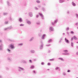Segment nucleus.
Listing matches in <instances>:
<instances>
[{"mask_svg": "<svg viewBox=\"0 0 78 78\" xmlns=\"http://www.w3.org/2000/svg\"><path fill=\"white\" fill-rule=\"evenodd\" d=\"M38 6L39 8H41V5H39Z\"/></svg>", "mask_w": 78, "mask_h": 78, "instance_id": "obj_63", "label": "nucleus"}, {"mask_svg": "<svg viewBox=\"0 0 78 78\" xmlns=\"http://www.w3.org/2000/svg\"><path fill=\"white\" fill-rule=\"evenodd\" d=\"M39 15H37V16H36L37 18H38V17H39Z\"/></svg>", "mask_w": 78, "mask_h": 78, "instance_id": "obj_54", "label": "nucleus"}, {"mask_svg": "<svg viewBox=\"0 0 78 78\" xmlns=\"http://www.w3.org/2000/svg\"><path fill=\"white\" fill-rule=\"evenodd\" d=\"M34 73L35 74H36V71L35 70H34L33 71Z\"/></svg>", "mask_w": 78, "mask_h": 78, "instance_id": "obj_45", "label": "nucleus"}, {"mask_svg": "<svg viewBox=\"0 0 78 78\" xmlns=\"http://www.w3.org/2000/svg\"><path fill=\"white\" fill-rule=\"evenodd\" d=\"M19 72H21L22 70H23V71H24L25 70V69H24V68H23L21 67H19Z\"/></svg>", "mask_w": 78, "mask_h": 78, "instance_id": "obj_2", "label": "nucleus"}, {"mask_svg": "<svg viewBox=\"0 0 78 78\" xmlns=\"http://www.w3.org/2000/svg\"><path fill=\"white\" fill-rule=\"evenodd\" d=\"M77 48H78V46H76Z\"/></svg>", "mask_w": 78, "mask_h": 78, "instance_id": "obj_64", "label": "nucleus"}, {"mask_svg": "<svg viewBox=\"0 0 78 78\" xmlns=\"http://www.w3.org/2000/svg\"><path fill=\"white\" fill-rule=\"evenodd\" d=\"M43 5H44V6H45V3H44L43 4Z\"/></svg>", "mask_w": 78, "mask_h": 78, "instance_id": "obj_60", "label": "nucleus"}, {"mask_svg": "<svg viewBox=\"0 0 78 78\" xmlns=\"http://www.w3.org/2000/svg\"><path fill=\"white\" fill-rule=\"evenodd\" d=\"M37 24V25H41V22L40 21H38L36 23Z\"/></svg>", "mask_w": 78, "mask_h": 78, "instance_id": "obj_24", "label": "nucleus"}, {"mask_svg": "<svg viewBox=\"0 0 78 78\" xmlns=\"http://www.w3.org/2000/svg\"><path fill=\"white\" fill-rule=\"evenodd\" d=\"M22 61L23 62V63H24V64H27L28 63V62L27 61H26V60H22Z\"/></svg>", "mask_w": 78, "mask_h": 78, "instance_id": "obj_12", "label": "nucleus"}, {"mask_svg": "<svg viewBox=\"0 0 78 78\" xmlns=\"http://www.w3.org/2000/svg\"><path fill=\"white\" fill-rule=\"evenodd\" d=\"M7 28L8 29V30H11V29H12V26H10V27H9Z\"/></svg>", "mask_w": 78, "mask_h": 78, "instance_id": "obj_26", "label": "nucleus"}, {"mask_svg": "<svg viewBox=\"0 0 78 78\" xmlns=\"http://www.w3.org/2000/svg\"><path fill=\"white\" fill-rule=\"evenodd\" d=\"M19 22H20V23L22 22H23V20H22V18H20L19 19Z\"/></svg>", "mask_w": 78, "mask_h": 78, "instance_id": "obj_17", "label": "nucleus"}, {"mask_svg": "<svg viewBox=\"0 0 78 78\" xmlns=\"http://www.w3.org/2000/svg\"><path fill=\"white\" fill-rule=\"evenodd\" d=\"M67 72L68 73H69L70 72V69L68 70L67 71Z\"/></svg>", "mask_w": 78, "mask_h": 78, "instance_id": "obj_49", "label": "nucleus"}, {"mask_svg": "<svg viewBox=\"0 0 78 78\" xmlns=\"http://www.w3.org/2000/svg\"><path fill=\"white\" fill-rule=\"evenodd\" d=\"M48 66H50L51 65V64L50 63H48Z\"/></svg>", "mask_w": 78, "mask_h": 78, "instance_id": "obj_52", "label": "nucleus"}, {"mask_svg": "<svg viewBox=\"0 0 78 78\" xmlns=\"http://www.w3.org/2000/svg\"><path fill=\"white\" fill-rule=\"evenodd\" d=\"M29 62L30 63H33V62H32V61L31 59L29 60Z\"/></svg>", "mask_w": 78, "mask_h": 78, "instance_id": "obj_41", "label": "nucleus"}, {"mask_svg": "<svg viewBox=\"0 0 78 78\" xmlns=\"http://www.w3.org/2000/svg\"><path fill=\"white\" fill-rule=\"evenodd\" d=\"M10 47L12 49H14V45L13 44H10Z\"/></svg>", "mask_w": 78, "mask_h": 78, "instance_id": "obj_15", "label": "nucleus"}, {"mask_svg": "<svg viewBox=\"0 0 78 78\" xmlns=\"http://www.w3.org/2000/svg\"><path fill=\"white\" fill-rule=\"evenodd\" d=\"M24 5L25 6H27V2H26V3H24Z\"/></svg>", "mask_w": 78, "mask_h": 78, "instance_id": "obj_46", "label": "nucleus"}, {"mask_svg": "<svg viewBox=\"0 0 78 78\" xmlns=\"http://www.w3.org/2000/svg\"><path fill=\"white\" fill-rule=\"evenodd\" d=\"M52 41H53V40L51 39H50L49 40L48 42L49 43H50V42H52Z\"/></svg>", "mask_w": 78, "mask_h": 78, "instance_id": "obj_25", "label": "nucleus"}, {"mask_svg": "<svg viewBox=\"0 0 78 78\" xmlns=\"http://www.w3.org/2000/svg\"><path fill=\"white\" fill-rule=\"evenodd\" d=\"M43 45H44V44L43 43H41V44L40 46V49L41 50H42L43 49Z\"/></svg>", "mask_w": 78, "mask_h": 78, "instance_id": "obj_13", "label": "nucleus"}, {"mask_svg": "<svg viewBox=\"0 0 78 78\" xmlns=\"http://www.w3.org/2000/svg\"><path fill=\"white\" fill-rule=\"evenodd\" d=\"M39 15H40V16L41 17H42V19L43 20H44L45 19V18H44V15L43 14L41 13H39Z\"/></svg>", "mask_w": 78, "mask_h": 78, "instance_id": "obj_4", "label": "nucleus"}, {"mask_svg": "<svg viewBox=\"0 0 78 78\" xmlns=\"http://www.w3.org/2000/svg\"><path fill=\"white\" fill-rule=\"evenodd\" d=\"M75 25H76V26L78 25V23H77L75 24Z\"/></svg>", "mask_w": 78, "mask_h": 78, "instance_id": "obj_53", "label": "nucleus"}, {"mask_svg": "<svg viewBox=\"0 0 78 78\" xmlns=\"http://www.w3.org/2000/svg\"><path fill=\"white\" fill-rule=\"evenodd\" d=\"M71 34H74V32H73V31H71Z\"/></svg>", "mask_w": 78, "mask_h": 78, "instance_id": "obj_51", "label": "nucleus"}, {"mask_svg": "<svg viewBox=\"0 0 78 78\" xmlns=\"http://www.w3.org/2000/svg\"><path fill=\"white\" fill-rule=\"evenodd\" d=\"M73 38H74V39H75V40H77V37H75V36H73Z\"/></svg>", "mask_w": 78, "mask_h": 78, "instance_id": "obj_30", "label": "nucleus"}, {"mask_svg": "<svg viewBox=\"0 0 78 78\" xmlns=\"http://www.w3.org/2000/svg\"><path fill=\"white\" fill-rule=\"evenodd\" d=\"M0 50H3V44H2L0 45Z\"/></svg>", "mask_w": 78, "mask_h": 78, "instance_id": "obj_10", "label": "nucleus"}, {"mask_svg": "<svg viewBox=\"0 0 78 78\" xmlns=\"http://www.w3.org/2000/svg\"><path fill=\"white\" fill-rule=\"evenodd\" d=\"M41 65H44V64H45V63H44V62H42L41 63Z\"/></svg>", "mask_w": 78, "mask_h": 78, "instance_id": "obj_43", "label": "nucleus"}, {"mask_svg": "<svg viewBox=\"0 0 78 78\" xmlns=\"http://www.w3.org/2000/svg\"><path fill=\"white\" fill-rule=\"evenodd\" d=\"M7 14H8V13H3V15H4V16H5L6 15H7Z\"/></svg>", "mask_w": 78, "mask_h": 78, "instance_id": "obj_34", "label": "nucleus"}, {"mask_svg": "<svg viewBox=\"0 0 78 78\" xmlns=\"http://www.w3.org/2000/svg\"><path fill=\"white\" fill-rule=\"evenodd\" d=\"M49 30H50L51 31H53L54 30V28H53V27H50Z\"/></svg>", "mask_w": 78, "mask_h": 78, "instance_id": "obj_9", "label": "nucleus"}, {"mask_svg": "<svg viewBox=\"0 0 78 78\" xmlns=\"http://www.w3.org/2000/svg\"><path fill=\"white\" fill-rule=\"evenodd\" d=\"M30 68L31 69H33L34 68V65H32L30 67Z\"/></svg>", "mask_w": 78, "mask_h": 78, "instance_id": "obj_23", "label": "nucleus"}, {"mask_svg": "<svg viewBox=\"0 0 78 78\" xmlns=\"http://www.w3.org/2000/svg\"><path fill=\"white\" fill-rule=\"evenodd\" d=\"M42 9L43 11H45V8H44V7L42 8Z\"/></svg>", "mask_w": 78, "mask_h": 78, "instance_id": "obj_35", "label": "nucleus"}, {"mask_svg": "<svg viewBox=\"0 0 78 78\" xmlns=\"http://www.w3.org/2000/svg\"><path fill=\"white\" fill-rule=\"evenodd\" d=\"M30 52L32 54H34V53H35V51L34 50H30Z\"/></svg>", "mask_w": 78, "mask_h": 78, "instance_id": "obj_5", "label": "nucleus"}, {"mask_svg": "<svg viewBox=\"0 0 78 78\" xmlns=\"http://www.w3.org/2000/svg\"><path fill=\"white\" fill-rule=\"evenodd\" d=\"M7 59L9 61H12L11 59V58H10L9 57H8L7 58Z\"/></svg>", "mask_w": 78, "mask_h": 78, "instance_id": "obj_27", "label": "nucleus"}, {"mask_svg": "<svg viewBox=\"0 0 78 78\" xmlns=\"http://www.w3.org/2000/svg\"><path fill=\"white\" fill-rule=\"evenodd\" d=\"M29 14L30 17H32V16H33V13H32V12H30L29 13Z\"/></svg>", "mask_w": 78, "mask_h": 78, "instance_id": "obj_11", "label": "nucleus"}, {"mask_svg": "<svg viewBox=\"0 0 78 78\" xmlns=\"http://www.w3.org/2000/svg\"><path fill=\"white\" fill-rule=\"evenodd\" d=\"M65 41H66V43H68V44H69V41L67 39V38H65Z\"/></svg>", "mask_w": 78, "mask_h": 78, "instance_id": "obj_14", "label": "nucleus"}, {"mask_svg": "<svg viewBox=\"0 0 78 78\" xmlns=\"http://www.w3.org/2000/svg\"><path fill=\"white\" fill-rule=\"evenodd\" d=\"M76 17L77 18H78V14H76Z\"/></svg>", "mask_w": 78, "mask_h": 78, "instance_id": "obj_50", "label": "nucleus"}, {"mask_svg": "<svg viewBox=\"0 0 78 78\" xmlns=\"http://www.w3.org/2000/svg\"><path fill=\"white\" fill-rule=\"evenodd\" d=\"M55 69L56 70H58L59 71H60V70H61V69H60V68L58 67H56L55 68Z\"/></svg>", "mask_w": 78, "mask_h": 78, "instance_id": "obj_8", "label": "nucleus"}, {"mask_svg": "<svg viewBox=\"0 0 78 78\" xmlns=\"http://www.w3.org/2000/svg\"><path fill=\"white\" fill-rule=\"evenodd\" d=\"M27 23L29 24V25H31V22L30 21V20H28L27 21Z\"/></svg>", "mask_w": 78, "mask_h": 78, "instance_id": "obj_16", "label": "nucleus"}, {"mask_svg": "<svg viewBox=\"0 0 78 78\" xmlns=\"http://www.w3.org/2000/svg\"><path fill=\"white\" fill-rule=\"evenodd\" d=\"M66 30L67 31H69V27H67L66 28Z\"/></svg>", "mask_w": 78, "mask_h": 78, "instance_id": "obj_38", "label": "nucleus"}, {"mask_svg": "<svg viewBox=\"0 0 78 78\" xmlns=\"http://www.w3.org/2000/svg\"><path fill=\"white\" fill-rule=\"evenodd\" d=\"M63 75L64 76H66L67 75V74L66 73L64 72L63 73Z\"/></svg>", "mask_w": 78, "mask_h": 78, "instance_id": "obj_28", "label": "nucleus"}, {"mask_svg": "<svg viewBox=\"0 0 78 78\" xmlns=\"http://www.w3.org/2000/svg\"><path fill=\"white\" fill-rule=\"evenodd\" d=\"M36 2L37 3H41V1L38 0L36 1Z\"/></svg>", "mask_w": 78, "mask_h": 78, "instance_id": "obj_32", "label": "nucleus"}, {"mask_svg": "<svg viewBox=\"0 0 78 78\" xmlns=\"http://www.w3.org/2000/svg\"><path fill=\"white\" fill-rule=\"evenodd\" d=\"M45 36H46V34H44L42 35V39H43V40H44V39H45Z\"/></svg>", "mask_w": 78, "mask_h": 78, "instance_id": "obj_7", "label": "nucleus"}, {"mask_svg": "<svg viewBox=\"0 0 78 78\" xmlns=\"http://www.w3.org/2000/svg\"><path fill=\"white\" fill-rule=\"evenodd\" d=\"M58 20L57 19V20H55L54 23L52 22L51 23H52V25H53V26H54V27L55 26V23H57V22H58Z\"/></svg>", "mask_w": 78, "mask_h": 78, "instance_id": "obj_3", "label": "nucleus"}, {"mask_svg": "<svg viewBox=\"0 0 78 78\" xmlns=\"http://www.w3.org/2000/svg\"><path fill=\"white\" fill-rule=\"evenodd\" d=\"M35 9H36V10H38L39 9L36 7H35Z\"/></svg>", "mask_w": 78, "mask_h": 78, "instance_id": "obj_42", "label": "nucleus"}, {"mask_svg": "<svg viewBox=\"0 0 78 78\" xmlns=\"http://www.w3.org/2000/svg\"><path fill=\"white\" fill-rule=\"evenodd\" d=\"M50 44H46V46H47V47H49V46H50Z\"/></svg>", "mask_w": 78, "mask_h": 78, "instance_id": "obj_48", "label": "nucleus"}, {"mask_svg": "<svg viewBox=\"0 0 78 78\" xmlns=\"http://www.w3.org/2000/svg\"><path fill=\"white\" fill-rule=\"evenodd\" d=\"M72 5L73 6H76V4L74 3V2H72Z\"/></svg>", "mask_w": 78, "mask_h": 78, "instance_id": "obj_22", "label": "nucleus"}, {"mask_svg": "<svg viewBox=\"0 0 78 78\" xmlns=\"http://www.w3.org/2000/svg\"><path fill=\"white\" fill-rule=\"evenodd\" d=\"M38 35L40 37H41V36H42V34L41 33H39L38 34Z\"/></svg>", "mask_w": 78, "mask_h": 78, "instance_id": "obj_33", "label": "nucleus"}, {"mask_svg": "<svg viewBox=\"0 0 78 78\" xmlns=\"http://www.w3.org/2000/svg\"><path fill=\"white\" fill-rule=\"evenodd\" d=\"M8 21H6L5 23V24H8Z\"/></svg>", "mask_w": 78, "mask_h": 78, "instance_id": "obj_47", "label": "nucleus"}, {"mask_svg": "<svg viewBox=\"0 0 78 78\" xmlns=\"http://www.w3.org/2000/svg\"><path fill=\"white\" fill-rule=\"evenodd\" d=\"M9 20H10V21H12V17H11V16H10L9 18Z\"/></svg>", "mask_w": 78, "mask_h": 78, "instance_id": "obj_20", "label": "nucleus"}, {"mask_svg": "<svg viewBox=\"0 0 78 78\" xmlns=\"http://www.w3.org/2000/svg\"><path fill=\"white\" fill-rule=\"evenodd\" d=\"M58 59H60L61 60V61H64V59L62 58H58Z\"/></svg>", "mask_w": 78, "mask_h": 78, "instance_id": "obj_19", "label": "nucleus"}, {"mask_svg": "<svg viewBox=\"0 0 78 78\" xmlns=\"http://www.w3.org/2000/svg\"><path fill=\"white\" fill-rule=\"evenodd\" d=\"M2 41L1 40H0V43H2Z\"/></svg>", "mask_w": 78, "mask_h": 78, "instance_id": "obj_57", "label": "nucleus"}, {"mask_svg": "<svg viewBox=\"0 0 78 78\" xmlns=\"http://www.w3.org/2000/svg\"><path fill=\"white\" fill-rule=\"evenodd\" d=\"M6 70H9V68H6Z\"/></svg>", "mask_w": 78, "mask_h": 78, "instance_id": "obj_58", "label": "nucleus"}, {"mask_svg": "<svg viewBox=\"0 0 78 78\" xmlns=\"http://www.w3.org/2000/svg\"><path fill=\"white\" fill-rule=\"evenodd\" d=\"M63 51L64 52H65V53H62V55H70V53L69 52H68V51L67 50H65Z\"/></svg>", "mask_w": 78, "mask_h": 78, "instance_id": "obj_1", "label": "nucleus"}, {"mask_svg": "<svg viewBox=\"0 0 78 78\" xmlns=\"http://www.w3.org/2000/svg\"><path fill=\"white\" fill-rule=\"evenodd\" d=\"M62 41V38H61L60 39V41H59V42H60V43H61V42Z\"/></svg>", "mask_w": 78, "mask_h": 78, "instance_id": "obj_31", "label": "nucleus"}, {"mask_svg": "<svg viewBox=\"0 0 78 78\" xmlns=\"http://www.w3.org/2000/svg\"><path fill=\"white\" fill-rule=\"evenodd\" d=\"M34 37H33L32 38H30L29 40V41H30V42H31V41H33V40L34 39Z\"/></svg>", "mask_w": 78, "mask_h": 78, "instance_id": "obj_21", "label": "nucleus"}, {"mask_svg": "<svg viewBox=\"0 0 78 78\" xmlns=\"http://www.w3.org/2000/svg\"><path fill=\"white\" fill-rule=\"evenodd\" d=\"M48 53H50V51L49 50V51H48Z\"/></svg>", "mask_w": 78, "mask_h": 78, "instance_id": "obj_62", "label": "nucleus"}, {"mask_svg": "<svg viewBox=\"0 0 78 78\" xmlns=\"http://www.w3.org/2000/svg\"><path fill=\"white\" fill-rule=\"evenodd\" d=\"M23 43H20L18 44V45L19 46H22L23 45Z\"/></svg>", "mask_w": 78, "mask_h": 78, "instance_id": "obj_29", "label": "nucleus"}, {"mask_svg": "<svg viewBox=\"0 0 78 78\" xmlns=\"http://www.w3.org/2000/svg\"><path fill=\"white\" fill-rule=\"evenodd\" d=\"M7 4L9 6H11V3H9V1L7 2Z\"/></svg>", "mask_w": 78, "mask_h": 78, "instance_id": "obj_18", "label": "nucleus"}, {"mask_svg": "<svg viewBox=\"0 0 78 78\" xmlns=\"http://www.w3.org/2000/svg\"><path fill=\"white\" fill-rule=\"evenodd\" d=\"M71 46L73 47V44L72 42L71 43Z\"/></svg>", "mask_w": 78, "mask_h": 78, "instance_id": "obj_40", "label": "nucleus"}, {"mask_svg": "<svg viewBox=\"0 0 78 78\" xmlns=\"http://www.w3.org/2000/svg\"><path fill=\"white\" fill-rule=\"evenodd\" d=\"M67 13L68 14H69V13H70V11H68V12H67Z\"/></svg>", "mask_w": 78, "mask_h": 78, "instance_id": "obj_55", "label": "nucleus"}, {"mask_svg": "<svg viewBox=\"0 0 78 78\" xmlns=\"http://www.w3.org/2000/svg\"><path fill=\"white\" fill-rule=\"evenodd\" d=\"M4 30H5V31H6V30H8V29L7 28H5L4 29Z\"/></svg>", "mask_w": 78, "mask_h": 78, "instance_id": "obj_44", "label": "nucleus"}, {"mask_svg": "<svg viewBox=\"0 0 78 78\" xmlns=\"http://www.w3.org/2000/svg\"><path fill=\"white\" fill-rule=\"evenodd\" d=\"M50 61H55V59L54 58H53L52 59H50Z\"/></svg>", "mask_w": 78, "mask_h": 78, "instance_id": "obj_37", "label": "nucleus"}, {"mask_svg": "<svg viewBox=\"0 0 78 78\" xmlns=\"http://www.w3.org/2000/svg\"><path fill=\"white\" fill-rule=\"evenodd\" d=\"M7 51H8V52H10L11 51V50H10L9 49H7Z\"/></svg>", "mask_w": 78, "mask_h": 78, "instance_id": "obj_39", "label": "nucleus"}, {"mask_svg": "<svg viewBox=\"0 0 78 78\" xmlns=\"http://www.w3.org/2000/svg\"><path fill=\"white\" fill-rule=\"evenodd\" d=\"M59 2L60 3H62L66 2V0H60Z\"/></svg>", "mask_w": 78, "mask_h": 78, "instance_id": "obj_6", "label": "nucleus"}, {"mask_svg": "<svg viewBox=\"0 0 78 78\" xmlns=\"http://www.w3.org/2000/svg\"><path fill=\"white\" fill-rule=\"evenodd\" d=\"M20 27H23V26H24V24H20Z\"/></svg>", "mask_w": 78, "mask_h": 78, "instance_id": "obj_36", "label": "nucleus"}, {"mask_svg": "<svg viewBox=\"0 0 78 78\" xmlns=\"http://www.w3.org/2000/svg\"><path fill=\"white\" fill-rule=\"evenodd\" d=\"M34 61H36V59H34Z\"/></svg>", "mask_w": 78, "mask_h": 78, "instance_id": "obj_59", "label": "nucleus"}, {"mask_svg": "<svg viewBox=\"0 0 78 78\" xmlns=\"http://www.w3.org/2000/svg\"><path fill=\"white\" fill-rule=\"evenodd\" d=\"M76 55H78V51L76 52Z\"/></svg>", "mask_w": 78, "mask_h": 78, "instance_id": "obj_61", "label": "nucleus"}, {"mask_svg": "<svg viewBox=\"0 0 78 78\" xmlns=\"http://www.w3.org/2000/svg\"><path fill=\"white\" fill-rule=\"evenodd\" d=\"M73 37L71 38V41H73Z\"/></svg>", "mask_w": 78, "mask_h": 78, "instance_id": "obj_56", "label": "nucleus"}]
</instances>
